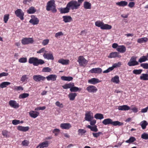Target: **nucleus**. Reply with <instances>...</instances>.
Here are the masks:
<instances>
[{"label": "nucleus", "instance_id": "obj_32", "mask_svg": "<svg viewBox=\"0 0 148 148\" xmlns=\"http://www.w3.org/2000/svg\"><path fill=\"white\" fill-rule=\"evenodd\" d=\"M94 117L96 119H102L104 118L103 115V114L100 113H97L94 116Z\"/></svg>", "mask_w": 148, "mask_h": 148}, {"label": "nucleus", "instance_id": "obj_36", "mask_svg": "<svg viewBox=\"0 0 148 148\" xmlns=\"http://www.w3.org/2000/svg\"><path fill=\"white\" fill-rule=\"evenodd\" d=\"M139 63L138 62L129 61L127 63V65L130 66H133L138 65Z\"/></svg>", "mask_w": 148, "mask_h": 148}, {"label": "nucleus", "instance_id": "obj_44", "mask_svg": "<svg viewBox=\"0 0 148 148\" xmlns=\"http://www.w3.org/2000/svg\"><path fill=\"white\" fill-rule=\"evenodd\" d=\"M103 23L99 21H97L95 22V25L96 26L100 27L101 29V27L103 24Z\"/></svg>", "mask_w": 148, "mask_h": 148}, {"label": "nucleus", "instance_id": "obj_14", "mask_svg": "<svg viewBox=\"0 0 148 148\" xmlns=\"http://www.w3.org/2000/svg\"><path fill=\"white\" fill-rule=\"evenodd\" d=\"M121 56L119 55V53L117 52H112L108 56L109 58H112L118 57L120 58Z\"/></svg>", "mask_w": 148, "mask_h": 148}, {"label": "nucleus", "instance_id": "obj_41", "mask_svg": "<svg viewBox=\"0 0 148 148\" xmlns=\"http://www.w3.org/2000/svg\"><path fill=\"white\" fill-rule=\"evenodd\" d=\"M143 71L142 69H134L133 70V73L136 75L140 74Z\"/></svg>", "mask_w": 148, "mask_h": 148}, {"label": "nucleus", "instance_id": "obj_31", "mask_svg": "<svg viewBox=\"0 0 148 148\" xmlns=\"http://www.w3.org/2000/svg\"><path fill=\"white\" fill-rule=\"evenodd\" d=\"M111 81L113 82L118 84L119 82V77L118 75H116L112 78Z\"/></svg>", "mask_w": 148, "mask_h": 148}, {"label": "nucleus", "instance_id": "obj_18", "mask_svg": "<svg viewBox=\"0 0 148 148\" xmlns=\"http://www.w3.org/2000/svg\"><path fill=\"white\" fill-rule=\"evenodd\" d=\"M44 57L47 59L53 60H54V57L51 53H45L43 55Z\"/></svg>", "mask_w": 148, "mask_h": 148}, {"label": "nucleus", "instance_id": "obj_11", "mask_svg": "<svg viewBox=\"0 0 148 148\" xmlns=\"http://www.w3.org/2000/svg\"><path fill=\"white\" fill-rule=\"evenodd\" d=\"M9 104L11 107L14 108H17L19 106L18 104L14 100H10L9 101Z\"/></svg>", "mask_w": 148, "mask_h": 148}, {"label": "nucleus", "instance_id": "obj_34", "mask_svg": "<svg viewBox=\"0 0 148 148\" xmlns=\"http://www.w3.org/2000/svg\"><path fill=\"white\" fill-rule=\"evenodd\" d=\"M36 12V10L33 7H31L27 11V12L28 14H31L34 13Z\"/></svg>", "mask_w": 148, "mask_h": 148}, {"label": "nucleus", "instance_id": "obj_27", "mask_svg": "<svg viewBox=\"0 0 148 148\" xmlns=\"http://www.w3.org/2000/svg\"><path fill=\"white\" fill-rule=\"evenodd\" d=\"M148 40V39L146 37L142 38H139L137 40V42L139 43H142L146 42Z\"/></svg>", "mask_w": 148, "mask_h": 148}, {"label": "nucleus", "instance_id": "obj_30", "mask_svg": "<svg viewBox=\"0 0 148 148\" xmlns=\"http://www.w3.org/2000/svg\"><path fill=\"white\" fill-rule=\"evenodd\" d=\"M61 79L64 81H72L73 79V78L71 76H62L61 77Z\"/></svg>", "mask_w": 148, "mask_h": 148}, {"label": "nucleus", "instance_id": "obj_20", "mask_svg": "<svg viewBox=\"0 0 148 148\" xmlns=\"http://www.w3.org/2000/svg\"><path fill=\"white\" fill-rule=\"evenodd\" d=\"M118 109L120 110H128L130 109V107L127 105H124L121 106H119Z\"/></svg>", "mask_w": 148, "mask_h": 148}, {"label": "nucleus", "instance_id": "obj_46", "mask_svg": "<svg viewBox=\"0 0 148 148\" xmlns=\"http://www.w3.org/2000/svg\"><path fill=\"white\" fill-rule=\"evenodd\" d=\"M9 14H5L3 17V20L4 23H6L9 19Z\"/></svg>", "mask_w": 148, "mask_h": 148}, {"label": "nucleus", "instance_id": "obj_16", "mask_svg": "<svg viewBox=\"0 0 148 148\" xmlns=\"http://www.w3.org/2000/svg\"><path fill=\"white\" fill-rule=\"evenodd\" d=\"M102 71V69L99 68H93L90 71L92 73H100Z\"/></svg>", "mask_w": 148, "mask_h": 148}, {"label": "nucleus", "instance_id": "obj_8", "mask_svg": "<svg viewBox=\"0 0 148 148\" xmlns=\"http://www.w3.org/2000/svg\"><path fill=\"white\" fill-rule=\"evenodd\" d=\"M45 77L40 75H34L33 76V79L36 82H39L41 81H44Z\"/></svg>", "mask_w": 148, "mask_h": 148}, {"label": "nucleus", "instance_id": "obj_24", "mask_svg": "<svg viewBox=\"0 0 148 148\" xmlns=\"http://www.w3.org/2000/svg\"><path fill=\"white\" fill-rule=\"evenodd\" d=\"M58 62L63 65H66L69 64V60H64L61 59L58 60Z\"/></svg>", "mask_w": 148, "mask_h": 148}, {"label": "nucleus", "instance_id": "obj_3", "mask_svg": "<svg viewBox=\"0 0 148 148\" xmlns=\"http://www.w3.org/2000/svg\"><path fill=\"white\" fill-rule=\"evenodd\" d=\"M28 62L29 64H33L34 66H38L39 64H42L45 63L43 60L34 57L29 58Z\"/></svg>", "mask_w": 148, "mask_h": 148}, {"label": "nucleus", "instance_id": "obj_9", "mask_svg": "<svg viewBox=\"0 0 148 148\" xmlns=\"http://www.w3.org/2000/svg\"><path fill=\"white\" fill-rule=\"evenodd\" d=\"M15 13L16 16L19 17L21 20H23L24 19V14L21 9H17L15 11Z\"/></svg>", "mask_w": 148, "mask_h": 148}, {"label": "nucleus", "instance_id": "obj_7", "mask_svg": "<svg viewBox=\"0 0 148 148\" xmlns=\"http://www.w3.org/2000/svg\"><path fill=\"white\" fill-rule=\"evenodd\" d=\"M34 42V40L32 38H23L21 40V42L23 45H26L29 44H32Z\"/></svg>", "mask_w": 148, "mask_h": 148}, {"label": "nucleus", "instance_id": "obj_25", "mask_svg": "<svg viewBox=\"0 0 148 148\" xmlns=\"http://www.w3.org/2000/svg\"><path fill=\"white\" fill-rule=\"evenodd\" d=\"M91 5L90 3L87 1H85L84 3V7L86 9H90L91 8Z\"/></svg>", "mask_w": 148, "mask_h": 148}, {"label": "nucleus", "instance_id": "obj_2", "mask_svg": "<svg viewBox=\"0 0 148 148\" xmlns=\"http://www.w3.org/2000/svg\"><path fill=\"white\" fill-rule=\"evenodd\" d=\"M102 123L104 125L111 124L113 126H122L123 125V123L121 122L118 121H113L112 119L108 118L104 119L102 122Z\"/></svg>", "mask_w": 148, "mask_h": 148}, {"label": "nucleus", "instance_id": "obj_4", "mask_svg": "<svg viewBox=\"0 0 148 148\" xmlns=\"http://www.w3.org/2000/svg\"><path fill=\"white\" fill-rule=\"evenodd\" d=\"M46 10L48 11L51 10L53 13L56 12L57 10L56 9L54 0H51L47 3L46 6Z\"/></svg>", "mask_w": 148, "mask_h": 148}, {"label": "nucleus", "instance_id": "obj_61", "mask_svg": "<svg viewBox=\"0 0 148 148\" xmlns=\"http://www.w3.org/2000/svg\"><path fill=\"white\" fill-rule=\"evenodd\" d=\"M84 0H78V1H76L75 0H72V1H75L77 2V4L79 5V6L77 7V9L78 8V7L80 6L81 5V4L84 1Z\"/></svg>", "mask_w": 148, "mask_h": 148}, {"label": "nucleus", "instance_id": "obj_47", "mask_svg": "<svg viewBox=\"0 0 148 148\" xmlns=\"http://www.w3.org/2000/svg\"><path fill=\"white\" fill-rule=\"evenodd\" d=\"M51 71V68L48 67H46L42 69V71L44 72H50Z\"/></svg>", "mask_w": 148, "mask_h": 148}, {"label": "nucleus", "instance_id": "obj_53", "mask_svg": "<svg viewBox=\"0 0 148 148\" xmlns=\"http://www.w3.org/2000/svg\"><path fill=\"white\" fill-rule=\"evenodd\" d=\"M56 105L60 108H63V105L62 103H60L59 101H56L55 103Z\"/></svg>", "mask_w": 148, "mask_h": 148}, {"label": "nucleus", "instance_id": "obj_13", "mask_svg": "<svg viewBox=\"0 0 148 148\" xmlns=\"http://www.w3.org/2000/svg\"><path fill=\"white\" fill-rule=\"evenodd\" d=\"M60 127L63 129L68 130L71 126L69 123H63L60 124Z\"/></svg>", "mask_w": 148, "mask_h": 148}, {"label": "nucleus", "instance_id": "obj_39", "mask_svg": "<svg viewBox=\"0 0 148 148\" xmlns=\"http://www.w3.org/2000/svg\"><path fill=\"white\" fill-rule=\"evenodd\" d=\"M147 125V121L145 120L141 121L140 123V125H141L143 129H145Z\"/></svg>", "mask_w": 148, "mask_h": 148}, {"label": "nucleus", "instance_id": "obj_55", "mask_svg": "<svg viewBox=\"0 0 148 148\" xmlns=\"http://www.w3.org/2000/svg\"><path fill=\"white\" fill-rule=\"evenodd\" d=\"M12 123L15 125H18L20 123V121L19 120H14L12 121Z\"/></svg>", "mask_w": 148, "mask_h": 148}, {"label": "nucleus", "instance_id": "obj_22", "mask_svg": "<svg viewBox=\"0 0 148 148\" xmlns=\"http://www.w3.org/2000/svg\"><path fill=\"white\" fill-rule=\"evenodd\" d=\"M29 127H23L21 126H19L17 127V129L20 131L25 132L28 130L29 129Z\"/></svg>", "mask_w": 148, "mask_h": 148}, {"label": "nucleus", "instance_id": "obj_21", "mask_svg": "<svg viewBox=\"0 0 148 148\" xmlns=\"http://www.w3.org/2000/svg\"><path fill=\"white\" fill-rule=\"evenodd\" d=\"M57 76L55 75H50L46 77V78L48 81L52 80L54 81L56 80Z\"/></svg>", "mask_w": 148, "mask_h": 148}, {"label": "nucleus", "instance_id": "obj_37", "mask_svg": "<svg viewBox=\"0 0 148 148\" xmlns=\"http://www.w3.org/2000/svg\"><path fill=\"white\" fill-rule=\"evenodd\" d=\"M148 60L147 56H143L140 57L138 60V62L141 63L142 62H145Z\"/></svg>", "mask_w": 148, "mask_h": 148}, {"label": "nucleus", "instance_id": "obj_60", "mask_svg": "<svg viewBox=\"0 0 148 148\" xmlns=\"http://www.w3.org/2000/svg\"><path fill=\"white\" fill-rule=\"evenodd\" d=\"M91 130L95 132H97L98 130L97 128V126L95 125L94 126H92Z\"/></svg>", "mask_w": 148, "mask_h": 148}, {"label": "nucleus", "instance_id": "obj_48", "mask_svg": "<svg viewBox=\"0 0 148 148\" xmlns=\"http://www.w3.org/2000/svg\"><path fill=\"white\" fill-rule=\"evenodd\" d=\"M27 61V58H26L23 57L19 59V62L21 63H25Z\"/></svg>", "mask_w": 148, "mask_h": 148}, {"label": "nucleus", "instance_id": "obj_51", "mask_svg": "<svg viewBox=\"0 0 148 148\" xmlns=\"http://www.w3.org/2000/svg\"><path fill=\"white\" fill-rule=\"evenodd\" d=\"M112 66L109 67L107 70L103 71V73H107L109 72L110 71H112L114 69Z\"/></svg>", "mask_w": 148, "mask_h": 148}, {"label": "nucleus", "instance_id": "obj_50", "mask_svg": "<svg viewBox=\"0 0 148 148\" xmlns=\"http://www.w3.org/2000/svg\"><path fill=\"white\" fill-rule=\"evenodd\" d=\"M140 66L142 67L143 68L146 69H148V63H142L140 65Z\"/></svg>", "mask_w": 148, "mask_h": 148}, {"label": "nucleus", "instance_id": "obj_5", "mask_svg": "<svg viewBox=\"0 0 148 148\" xmlns=\"http://www.w3.org/2000/svg\"><path fill=\"white\" fill-rule=\"evenodd\" d=\"M78 62L80 66H85L88 63V61L86 60L83 56H79L78 58Z\"/></svg>", "mask_w": 148, "mask_h": 148}, {"label": "nucleus", "instance_id": "obj_1", "mask_svg": "<svg viewBox=\"0 0 148 148\" xmlns=\"http://www.w3.org/2000/svg\"><path fill=\"white\" fill-rule=\"evenodd\" d=\"M77 2L75 1H71L67 4L66 7L60 8L59 10L61 14L68 13L69 12L71 8L72 10L77 9L79 5L77 4Z\"/></svg>", "mask_w": 148, "mask_h": 148}, {"label": "nucleus", "instance_id": "obj_12", "mask_svg": "<svg viewBox=\"0 0 148 148\" xmlns=\"http://www.w3.org/2000/svg\"><path fill=\"white\" fill-rule=\"evenodd\" d=\"M101 82L98 79L93 78L88 80V82L91 84L95 85Z\"/></svg>", "mask_w": 148, "mask_h": 148}, {"label": "nucleus", "instance_id": "obj_42", "mask_svg": "<svg viewBox=\"0 0 148 148\" xmlns=\"http://www.w3.org/2000/svg\"><path fill=\"white\" fill-rule=\"evenodd\" d=\"M86 132V130L83 129H79L78 130V134L82 135Z\"/></svg>", "mask_w": 148, "mask_h": 148}, {"label": "nucleus", "instance_id": "obj_40", "mask_svg": "<svg viewBox=\"0 0 148 148\" xmlns=\"http://www.w3.org/2000/svg\"><path fill=\"white\" fill-rule=\"evenodd\" d=\"M136 140V139L134 137H131L129 139L125 141V142L127 143H131Z\"/></svg>", "mask_w": 148, "mask_h": 148}, {"label": "nucleus", "instance_id": "obj_23", "mask_svg": "<svg viewBox=\"0 0 148 148\" xmlns=\"http://www.w3.org/2000/svg\"><path fill=\"white\" fill-rule=\"evenodd\" d=\"M127 2L125 1H121L116 3V4L119 6L124 7L127 4Z\"/></svg>", "mask_w": 148, "mask_h": 148}, {"label": "nucleus", "instance_id": "obj_52", "mask_svg": "<svg viewBox=\"0 0 148 148\" xmlns=\"http://www.w3.org/2000/svg\"><path fill=\"white\" fill-rule=\"evenodd\" d=\"M121 65V62H119L117 63L114 64L112 66L113 67V68L114 69L115 68L119 67Z\"/></svg>", "mask_w": 148, "mask_h": 148}, {"label": "nucleus", "instance_id": "obj_29", "mask_svg": "<svg viewBox=\"0 0 148 148\" xmlns=\"http://www.w3.org/2000/svg\"><path fill=\"white\" fill-rule=\"evenodd\" d=\"M140 79L143 80H148V74H142L141 76H140Z\"/></svg>", "mask_w": 148, "mask_h": 148}, {"label": "nucleus", "instance_id": "obj_35", "mask_svg": "<svg viewBox=\"0 0 148 148\" xmlns=\"http://www.w3.org/2000/svg\"><path fill=\"white\" fill-rule=\"evenodd\" d=\"M112 28L111 25L108 24H104L103 23L102 26L101 27V29H110Z\"/></svg>", "mask_w": 148, "mask_h": 148}, {"label": "nucleus", "instance_id": "obj_43", "mask_svg": "<svg viewBox=\"0 0 148 148\" xmlns=\"http://www.w3.org/2000/svg\"><path fill=\"white\" fill-rule=\"evenodd\" d=\"M29 95L28 93H24L20 95L19 97L20 99H24L28 97Z\"/></svg>", "mask_w": 148, "mask_h": 148}, {"label": "nucleus", "instance_id": "obj_63", "mask_svg": "<svg viewBox=\"0 0 148 148\" xmlns=\"http://www.w3.org/2000/svg\"><path fill=\"white\" fill-rule=\"evenodd\" d=\"M135 5V3L134 2H130L128 4V6L130 8H132Z\"/></svg>", "mask_w": 148, "mask_h": 148}, {"label": "nucleus", "instance_id": "obj_26", "mask_svg": "<svg viewBox=\"0 0 148 148\" xmlns=\"http://www.w3.org/2000/svg\"><path fill=\"white\" fill-rule=\"evenodd\" d=\"M77 95V94L75 93H71L68 95V97L70 100L73 101L75 99Z\"/></svg>", "mask_w": 148, "mask_h": 148}, {"label": "nucleus", "instance_id": "obj_59", "mask_svg": "<svg viewBox=\"0 0 148 148\" xmlns=\"http://www.w3.org/2000/svg\"><path fill=\"white\" fill-rule=\"evenodd\" d=\"M63 35L64 34L62 32H60L56 33L55 34V37L56 38H57L60 36H63Z\"/></svg>", "mask_w": 148, "mask_h": 148}, {"label": "nucleus", "instance_id": "obj_57", "mask_svg": "<svg viewBox=\"0 0 148 148\" xmlns=\"http://www.w3.org/2000/svg\"><path fill=\"white\" fill-rule=\"evenodd\" d=\"M29 143V142L27 140H23L22 143V144L23 146H27Z\"/></svg>", "mask_w": 148, "mask_h": 148}, {"label": "nucleus", "instance_id": "obj_54", "mask_svg": "<svg viewBox=\"0 0 148 148\" xmlns=\"http://www.w3.org/2000/svg\"><path fill=\"white\" fill-rule=\"evenodd\" d=\"M40 144V145H41L43 148L44 147H47L48 146V143L47 141L43 142Z\"/></svg>", "mask_w": 148, "mask_h": 148}, {"label": "nucleus", "instance_id": "obj_49", "mask_svg": "<svg viewBox=\"0 0 148 148\" xmlns=\"http://www.w3.org/2000/svg\"><path fill=\"white\" fill-rule=\"evenodd\" d=\"M28 79V78L27 77L26 75H23L21 78L20 81L22 82H24L26 80Z\"/></svg>", "mask_w": 148, "mask_h": 148}, {"label": "nucleus", "instance_id": "obj_62", "mask_svg": "<svg viewBox=\"0 0 148 148\" xmlns=\"http://www.w3.org/2000/svg\"><path fill=\"white\" fill-rule=\"evenodd\" d=\"M14 89L17 91L20 90H23V88L21 86H16L15 87Z\"/></svg>", "mask_w": 148, "mask_h": 148}, {"label": "nucleus", "instance_id": "obj_38", "mask_svg": "<svg viewBox=\"0 0 148 148\" xmlns=\"http://www.w3.org/2000/svg\"><path fill=\"white\" fill-rule=\"evenodd\" d=\"M10 84V83L9 82H3L0 84V87L1 88H3Z\"/></svg>", "mask_w": 148, "mask_h": 148}, {"label": "nucleus", "instance_id": "obj_58", "mask_svg": "<svg viewBox=\"0 0 148 148\" xmlns=\"http://www.w3.org/2000/svg\"><path fill=\"white\" fill-rule=\"evenodd\" d=\"M49 40L48 39L44 40L42 43V44L43 45H47L49 42Z\"/></svg>", "mask_w": 148, "mask_h": 148}, {"label": "nucleus", "instance_id": "obj_15", "mask_svg": "<svg viewBox=\"0 0 148 148\" xmlns=\"http://www.w3.org/2000/svg\"><path fill=\"white\" fill-rule=\"evenodd\" d=\"M85 115V119L86 121H90L93 118V116H91L90 114V112L86 113Z\"/></svg>", "mask_w": 148, "mask_h": 148}, {"label": "nucleus", "instance_id": "obj_10", "mask_svg": "<svg viewBox=\"0 0 148 148\" xmlns=\"http://www.w3.org/2000/svg\"><path fill=\"white\" fill-rule=\"evenodd\" d=\"M86 90L89 92L94 93L97 91V89L95 86L92 85H90L89 86L86 88Z\"/></svg>", "mask_w": 148, "mask_h": 148}, {"label": "nucleus", "instance_id": "obj_64", "mask_svg": "<svg viewBox=\"0 0 148 148\" xmlns=\"http://www.w3.org/2000/svg\"><path fill=\"white\" fill-rule=\"evenodd\" d=\"M90 124L91 125L93 126L95 125V124L96 123V121L95 120H93L92 121L91 120L90 121Z\"/></svg>", "mask_w": 148, "mask_h": 148}, {"label": "nucleus", "instance_id": "obj_17", "mask_svg": "<svg viewBox=\"0 0 148 148\" xmlns=\"http://www.w3.org/2000/svg\"><path fill=\"white\" fill-rule=\"evenodd\" d=\"M63 21L65 23L69 22L72 20L71 17L69 16H62Z\"/></svg>", "mask_w": 148, "mask_h": 148}, {"label": "nucleus", "instance_id": "obj_33", "mask_svg": "<svg viewBox=\"0 0 148 148\" xmlns=\"http://www.w3.org/2000/svg\"><path fill=\"white\" fill-rule=\"evenodd\" d=\"M81 90V88H79L75 86H73V87L70 89L71 92H76L78 91H80Z\"/></svg>", "mask_w": 148, "mask_h": 148}, {"label": "nucleus", "instance_id": "obj_6", "mask_svg": "<svg viewBox=\"0 0 148 148\" xmlns=\"http://www.w3.org/2000/svg\"><path fill=\"white\" fill-rule=\"evenodd\" d=\"M31 17V19L29 21V23L34 25H37L39 23V20L36 16L32 15Z\"/></svg>", "mask_w": 148, "mask_h": 148}, {"label": "nucleus", "instance_id": "obj_28", "mask_svg": "<svg viewBox=\"0 0 148 148\" xmlns=\"http://www.w3.org/2000/svg\"><path fill=\"white\" fill-rule=\"evenodd\" d=\"M29 114L32 117L35 118L38 115L39 113L38 112L35 113L34 111H32L29 112Z\"/></svg>", "mask_w": 148, "mask_h": 148}, {"label": "nucleus", "instance_id": "obj_19", "mask_svg": "<svg viewBox=\"0 0 148 148\" xmlns=\"http://www.w3.org/2000/svg\"><path fill=\"white\" fill-rule=\"evenodd\" d=\"M117 50L121 53H124L126 50V48L123 45L119 46L116 49Z\"/></svg>", "mask_w": 148, "mask_h": 148}, {"label": "nucleus", "instance_id": "obj_45", "mask_svg": "<svg viewBox=\"0 0 148 148\" xmlns=\"http://www.w3.org/2000/svg\"><path fill=\"white\" fill-rule=\"evenodd\" d=\"M141 137L142 138L144 139H148V134L145 133H144L142 134Z\"/></svg>", "mask_w": 148, "mask_h": 148}, {"label": "nucleus", "instance_id": "obj_56", "mask_svg": "<svg viewBox=\"0 0 148 148\" xmlns=\"http://www.w3.org/2000/svg\"><path fill=\"white\" fill-rule=\"evenodd\" d=\"M60 131V130L59 129L56 128L53 130V132L55 134V136H57L58 134Z\"/></svg>", "mask_w": 148, "mask_h": 148}]
</instances>
